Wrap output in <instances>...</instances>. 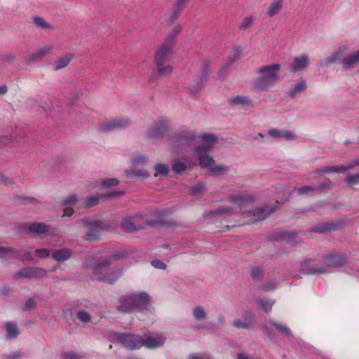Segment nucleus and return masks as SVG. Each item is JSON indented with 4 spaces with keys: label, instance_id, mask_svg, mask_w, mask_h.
Wrapping results in <instances>:
<instances>
[{
    "label": "nucleus",
    "instance_id": "1",
    "mask_svg": "<svg viewBox=\"0 0 359 359\" xmlns=\"http://www.w3.org/2000/svg\"><path fill=\"white\" fill-rule=\"evenodd\" d=\"M230 201L233 204V207L224 206L219 208L215 211L210 212L208 214V217H213L217 215H231L235 212H238V211L235 210L240 208V212L245 214L248 217H252L250 221L248 222V224H250L264 219L275 210L274 208H270L268 206H265L252 210L243 211L242 208L248 206L252 201L251 197L248 196L241 194L232 196H231Z\"/></svg>",
    "mask_w": 359,
    "mask_h": 359
},
{
    "label": "nucleus",
    "instance_id": "2",
    "mask_svg": "<svg viewBox=\"0 0 359 359\" xmlns=\"http://www.w3.org/2000/svg\"><path fill=\"white\" fill-rule=\"evenodd\" d=\"M180 30V27H176L165 41L156 51L154 55L155 69L161 76H168L172 72V67L169 65H166V62L175 43V38Z\"/></svg>",
    "mask_w": 359,
    "mask_h": 359
},
{
    "label": "nucleus",
    "instance_id": "3",
    "mask_svg": "<svg viewBox=\"0 0 359 359\" xmlns=\"http://www.w3.org/2000/svg\"><path fill=\"white\" fill-rule=\"evenodd\" d=\"M279 64L264 65L256 69L257 76L253 80V89L257 93L267 92L279 79Z\"/></svg>",
    "mask_w": 359,
    "mask_h": 359
},
{
    "label": "nucleus",
    "instance_id": "4",
    "mask_svg": "<svg viewBox=\"0 0 359 359\" xmlns=\"http://www.w3.org/2000/svg\"><path fill=\"white\" fill-rule=\"evenodd\" d=\"M121 271L108 261L97 264L94 269L95 278L109 284L114 283L121 276Z\"/></svg>",
    "mask_w": 359,
    "mask_h": 359
},
{
    "label": "nucleus",
    "instance_id": "5",
    "mask_svg": "<svg viewBox=\"0 0 359 359\" xmlns=\"http://www.w3.org/2000/svg\"><path fill=\"white\" fill-rule=\"evenodd\" d=\"M149 304V297L144 292L138 294H131L123 299L118 309L123 313L130 312L132 309L135 308L139 310L147 309Z\"/></svg>",
    "mask_w": 359,
    "mask_h": 359
},
{
    "label": "nucleus",
    "instance_id": "6",
    "mask_svg": "<svg viewBox=\"0 0 359 359\" xmlns=\"http://www.w3.org/2000/svg\"><path fill=\"white\" fill-rule=\"evenodd\" d=\"M121 225L125 232L135 233L144 229L147 225L155 226V223L148 221L146 217L138 214L134 217L124 218Z\"/></svg>",
    "mask_w": 359,
    "mask_h": 359
},
{
    "label": "nucleus",
    "instance_id": "7",
    "mask_svg": "<svg viewBox=\"0 0 359 359\" xmlns=\"http://www.w3.org/2000/svg\"><path fill=\"white\" fill-rule=\"evenodd\" d=\"M81 224L86 228L85 238L87 241H97L100 237V231L107 229V225L100 220L90 218H84L81 220Z\"/></svg>",
    "mask_w": 359,
    "mask_h": 359
},
{
    "label": "nucleus",
    "instance_id": "8",
    "mask_svg": "<svg viewBox=\"0 0 359 359\" xmlns=\"http://www.w3.org/2000/svg\"><path fill=\"white\" fill-rule=\"evenodd\" d=\"M116 339L125 347L130 349H140L143 346V337L139 334L118 333L116 335Z\"/></svg>",
    "mask_w": 359,
    "mask_h": 359
},
{
    "label": "nucleus",
    "instance_id": "9",
    "mask_svg": "<svg viewBox=\"0 0 359 359\" xmlns=\"http://www.w3.org/2000/svg\"><path fill=\"white\" fill-rule=\"evenodd\" d=\"M130 123V120L126 117L105 120L100 123L99 130L102 132H110L116 129H123L128 127Z\"/></svg>",
    "mask_w": 359,
    "mask_h": 359
},
{
    "label": "nucleus",
    "instance_id": "10",
    "mask_svg": "<svg viewBox=\"0 0 359 359\" xmlns=\"http://www.w3.org/2000/svg\"><path fill=\"white\" fill-rule=\"evenodd\" d=\"M196 141V137L191 131L183 130L175 136L173 144L175 147H187Z\"/></svg>",
    "mask_w": 359,
    "mask_h": 359
},
{
    "label": "nucleus",
    "instance_id": "11",
    "mask_svg": "<svg viewBox=\"0 0 359 359\" xmlns=\"http://www.w3.org/2000/svg\"><path fill=\"white\" fill-rule=\"evenodd\" d=\"M0 257L3 258L17 257L23 261H31L32 254L25 250H14L12 248L0 247Z\"/></svg>",
    "mask_w": 359,
    "mask_h": 359
},
{
    "label": "nucleus",
    "instance_id": "12",
    "mask_svg": "<svg viewBox=\"0 0 359 359\" xmlns=\"http://www.w3.org/2000/svg\"><path fill=\"white\" fill-rule=\"evenodd\" d=\"M357 165H359V158L355 159L353 161L348 163L344 165L325 166L320 169H316L314 171V172L319 175H322L324 173L342 172L351 170Z\"/></svg>",
    "mask_w": 359,
    "mask_h": 359
},
{
    "label": "nucleus",
    "instance_id": "13",
    "mask_svg": "<svg viewBox=\"0 0 359 359\" xmlns=\"http://www.w3.org/2000/svg\"><path fill=\"white\" fill-rule=\"evenodd\" d=\"M210 72V64L208 62L204 63L202 66V69L198 77V81H197L196 83L191 88V92L192 94L196 95L198 93V92L204 87L208 81Z\"/></svg>",
    "mask_w": 359,
    "mask_h": 359
},
{
    "label": "nucleus",
    "instance_id": "14",
    "mask_svg": "<svg viewBox=\"0 0 359 359\" xmlns=\"http://www.w3.org/2000/svg\"><path fill=\"white\" fill-rule=\"evenodd\" d=\"M199 137L203 143L196 148V154H206L217 141L216 136L208 133L202 134Z\"/></svg>",
    "mask_w": 359,
    "mask_h": 359
},
{
    "label": "nucleus",
    "instance_id": "15",
    "mask_svg": "<svg viewBox=\"0 0 359 359\" xmlns=\"http://www.w3.org/2000/svg\"><path fill=\"white\" fill-rule=\"evenodd\" d=\"M170 127L169 122L165 120H162L156 122L155 125L151 128L148 133L147 136L149 138L154 139L163 136L167 133Z\"/></svg>",
    "mask_w": 359,
    "mask_h": 359
},
{
    "label": "nucleus",
    "instance_id": "16",
    "mask_svg": "<svg viewBox=\"0 0 359 359\" xmlns=\"http://www.w3.org/2000/svg\"><path fill=\"white\" fill-rule=\"evenodd\" d=\"M18 275L27 278H41L46 276V271L39 267H25L22 269Z\"/></svg>",
    "mask_w": 359,
    "mask_h": 359
},
{
    "label": "nucleus",
    "instance_id": "17",
    "mask_svg": "<svg viewBox=\"0 0 359 359\" xmlns=\"http://www.w3.org/2000/svg\"><path fill=\"white\" fill-rule=\"evenodd\" d=\"M309 57L306 55H301L294 58L290 64V68L294 72H303L309 67Z\"/></svg>",
    "mask_w": 359,
    "mask_h": 359
},
{
    "label": "nucleus",
    "instance_id": "18",
    "mask_svg": "<svg viewBox=\"0 0 359 359\" xmlns=\"http://www.w3.org/2000/svg\"><path fill=\"white\" fill-rule=\"evenodd\" d=\"M53 50L52 46H46L44 48H41L38 51L32 53V54L27 55L25 57L24 60L27 64H32L38 60H41L46 55L49 54Z\"/></svg>",
    "mask_w": 359,
    "mask_h": 359
},
{
    "label": "nucleus",
    "instance_id": "19",
    "mask_svg": "<svg viewBox=\"0 0 359 359\" xmlns=\"http://www.w3.org/2000/svg\"><path fill=\"white\" fill-rule=\"evenodd\" d=\"M23 229L30 233L43 234L50 229V226L41 222H32L25 224Z\"/></svg>",
    "mask_w": 359,
    "mask_h": 359
},
{
    "label": "nucleus",
    "instance_id": "20",
    "mask_svg": "<svg viewBox=\"0 0 359 359\" xmlns=\"http://www.w3.org/2000/svg\"><path fill=\"white\" fill-rule=\"evenodd\" d=\"M240 55L241 50L238 48H236L232 50L231 56L229 57L228 62L219 71V77L224 78L229 74L231 64L233 63L235 60H238Z\"/></svg>",
    "mask_w": 359,
    "mask_h": 359
},
{
    "label": "nucleus",
    "instance_id": "21",
    "mask_svg": "<svg viewBox=\"0 0 359 359\" xmlns=\"http://www.w3.org/2000/svg\"><path fill=\"white\" fill-rule=\"evenodd\" d=\"M147 158L142 155H137L133 158V172L135 175L140 177L149 176V172L144 169L137 170V168L142 165H144Z\"/></svg>",
    "mask_w": 359,
    "mask_h": 359
},
{
    "label": "nucleus",
    "instance_id": "22",
    "mask_svg": "<svg viewBox=\"0 0 359 359\" xmlns=\"http://www.w3.org/2000/svg\"><path fill=\"white\" fill-rule=\"evenodd\" d=\"M324 263L328 267H340L346 264V258L342 255H330L324 258Z\"/></svg>",
    "mask_w": 359,
    "mask_h": 359
},
{
    "label": "nucleus",
    "instance_id": "23",
    "mask_svg": "<svg viewBox=\"0 0 359 359\" xmlns=\"http://www.w3.org/2000/svg\"><path fill=\"white\" fill-rule=\"evenodd\" d=\"M337 223H323L312 228L311 231L320 233H328L337 230Z\"/></svg>",
    "mask_w": 359,
    "mask_h": 359
},
{
    "label": "nucleus",
    "instance_id": "24",
    "mask_svg": "<svg viewBox=\"0 0 359 359\" xmlns=\"http://www.w3.org/2000/svg\"><path fill=\"white\" fill-rule=\"evenodd\" d=\"M77 201L76 195H72L69 198L63 201L62 205L66 206L63 210V215L65 217L71 216L74 213L73 206Z\"/></svg>",
    "mask_w": 359,
    "mask_h": 359
},
{
    "label": "nucleus",
    "instance_id": "25",
    "mask_svg": "<svg viewBox=\"0 0 359 359\" xmlns=\"http://www.w3.org/2000/svg\"><path fill=\"white\" fill-rule=\"evenodd\" d=\"M164 340L160 337L154 338L151 337H147L145 339L143 338V346H145L149 349H154L163 346Z\"/></svg>",
    "mask_w": 359,
    "mask_h": 359
},
{
    "label": "nucleus",
    "instance_id": "26",
    "mask_svg": "<svg viewBox=\"0 0 359 359\" xmlns=\"http://www.w3.org/2000/svg\"><path fill=\"white\" fill-rule=\"evenodd\" d=\"M72 251L69 249H60L54 251L52 257L57 262H63L69 259L72 256Z\"/></svg>",
    "mask_w": 359,
    "mask_h": 359
},
{
    "label": "nucleus",
    "instance_id": "27",
    "mask_svg": "<svg viewBox=\"0 0 359 359\" xmlns=\"http://www.w3.org/2000/svg\"><path fill=\"white\" fill-rule=\"evenodd\" d=\"M342 62L346 69H352L355 65L359 62V50L351 55L344 57Z\"/></svg>",
    "mask_w": 359,
    "mask_h": 359
},
{
    "label": "nucleus",
    "instance_id": "28",
    "mask_svg": "<svg viewBox=\"0 0 359 359\" xmlns=\"http://www.w3.org/2000/svg\"><path fill=\"white\" fill-rule=\"evenodd\" d=\"M253 316V313L251 312L247 313L245 315V321H242L240 319L234 320L233 322V325L238 328H249L252 324Z\"/></svg>",
    "mask_w": 359,
    "mask_h": 359
},
{
    "label": "nucleus",
    "instance_id": "29",
    "mask_svg": "<svg viewBox=\"0 0 359 359\" xmlns=\"http://www.w3.org/2000/svg\"><path fill=\"white\" fill-rule=\"evenodd\" d=\"M307 88L306 82L301 79L299 82L297 83L296 85L293 86L292 88H290L287 91V95L290 97H294L297 94L299 93L304 91Z\"/></svg>",
    "mask_w": 359,
    "mask_h": 359
},
{
    "label": "nucleus",
    "instance_id": "30",
    "mask_svg": "<svg viewBox=\"0 0 359 359\" xmlns=\"http://www.w3.org/2000/svg\"><path fill=\"white\" fill-rule=\"evenodd\" d=\"M229 102L232 106L245 105L248 106L250 100L248 97L244 95H238L229 99Z\"/></svg>",
    "mask_w": 359,
    "mask_h": 359
},
{
    "label": "nucleus",
    "instance_id": "31",
    "mask_svg": "<svg viewBox=\"0 0 359 359\" xmlns=\"http://www.w3.org/2000/svg\"><path fill=\"white\" fill-rule=\"evenodd\" d=\"M188 0H177L175 4V8L172 11V14L170 16V20L171 22H173L175 20H176L179 15L180 11L184 8L186 4L187 3Z\"/></svg>",
    "mask_w": 359,
    "mask_h": 359
},
{
    "label": "nucleus",
    "instance_id": "32",
    "mask_svg": "<svg viewBox=\"0 0 359 359\" xmlns=\"http://www.w3.org/2000/svg\"><path fill=\"white\" fill-rule=\"evenodd\" d=\"M198 156L199 165L203 168H210L214 163L213 158L206 154H197Z\"/></svg>",
    "mask_w": 359,
    "mask_h": 359
},
{
    "label": "nucleus",
    "instance_id": "33",
    "mask_svg": "<svg viewBox=\"0 0 359 359\" xmlns=\"http://www.w3.org/2000/svg\"><path fill=\"white\" fill-rule=\"evenodd\" d=\"M302 267L303 270L308 273L320 274L325 271V269L324 267H321L318 265L310 266L308 262H305L303 264Z\"/></svg>",
    "mask_w": 359,
    "mask_h": 359
},
{
    "label": "nucleus",
    "instance_id": "34",
    "mask_svg": "<svg viewBox=\"0 0 359 359\" xmlns=\"http://www.w3.org/2000/svg\"><path fill=\"white\" fill-rule=\"evenodd\" d=\"M282 8H283L282 0H276V1H273L269 8V11H268L269 16H270V17L274 16L275 15H276L277 13H279V11L281 10Z\"/></svg>",
    "mask_w": 359,
    "mask_h": 359
},
{
    "label": "nucleus",
    "instance_id": "35",
    "mask_svg": "<svg viewBox=\"0 0 359 359\" xmlns=\"http://www.w3.org/2000/svg\"><path fill=\"white\" fill-rule=\"evenodd\" d=\"M73 58L74 55L67 54L58 59L56 62L55 70L57 71L67 67Z\"/></svg>",
    "mask_w": 359,
    "mask_h": 359
},
{
    "label": "nucleus",
    "instance_id": "36",
    "mask_svg": "<svg viewBox=\"0 0 359 359\" xmlns=\"http://www.w3.org/2000/svg\"><path fill=\"white\" fill-rule=\"evenodd\" d=\"M33 22L34 23V25L42 29H53V27L48 24L43 18H41V17H34L33 18Z\"/></svg>",
    "mask_w": 359,
    "mask_h": 359
},
{
    "label": "nucleus",
    "instance_id": "37",
    "mask_svg": "<svg viewBox=\"0 0 359 359\" xmlns=\"http://www.w3.org/2000/svg\"><path fill=\"white\" fill-rule=\"evenodd\" d=\"M6 329L10 338H15L18 334V328L15 323L8 322L6 324Z\"/></svg>",
    "mask_w": 359,
    "mask_h": 359
},
{
    "label": "nucleus",
    "instance_id": "38",
    "mask_svg": "<svg viewBox=\"0 0 359 359\" xmlns=\"http://www.w3.org/2000/svg\"><path fill=\"white\" fill-rule=\"evenodd\" d=\"M255 302L262 306L266 312L271 311L274 304V302L271 299H264L259 298L256 299Z\"/></svg>",
    "mask_w": 359,
    "mask_h": 359
},
{
    "label": "nucleus",
    "instance_id": "39",
    "mask_svg": "<svg viewBox=\"0 0 359 359\" xmlns=\"http://www.w3.org/2000/svg\"><path fill=\"white\" fill-rule=\"evenodd\" d=\"M255 20V18L253 16H248V17L245 18L243 20L242 22L241 23V25L239 26V29L241 30L247 29L248 28L250 27L253 25Z\"/></svg>",
    "mask_w": 359,
    "mask_h": 359
},
{
    "label": "nucleus",
    "instance_id": "40",
    "mask_svg": "<svg viewBox=\"0 0 359 359\" xmlns=\"http://www.w3.org/2000/svg\"><path fill=\"white\" fill-rule=\"evenodd\" d=\"M193 315L198 320L204 319L206 316L203 308L201 306H197L193 309Z\"/></svg>",
    "mask_w": 359,
    "mask_h": 359
},
{
    "label": "nucleus",
    "instance_id": "41",
    "mask_svg": "<svg viewBox=\"0 0 359 359\" xmlns=\"http://www.w3.org/2000/svg\"><path fill=\"white\" fill-rule=\"evenodd\" d=\"M343 53L341 51H336L335 53H332L330 57L325 60L324 62L327 65L332 62H337L341 59Z\"/></svg>",
    "mask_w": 359,
    "mask_h": 359
},
{
    "label": "nucleus",
    "instance_id": "42",
    "mask_svg": "<svg viewBox=\"0 0 359 359\" xmlns=\"http://www.w3.org/2000/svg\"><path fill=\"white\" fill-rule=\"evenodd\" d=\"M100 202V197L92 196L84 199L83 204L86 208L93 207L96 205Z\"/></svg>",
    "mask_w": 359,
    "mask_h": 359
},
{
    "label": "nucleus",
    "instance_id": "43",
    "mask_svg": "<svg viewBox=\"0 0 359 359\" xmlns=\"http://www.w3.org/2000/svg\"><path fill=\"white\" fill-rule=\"evenodd\" d=\"M344 182L351 185L359 184V173L348 175L345 179Z\"/></svg>",
    "mask_w": 359,
    "mask_h": 359
},
{
    "label": "nucleus",
    "instance_id": "44",
    "mask_svg": "<svg viewBox=\"0 0 359 359\" xmlns=\"http://www.w3.org/2000/svg\"><path fill=\"white\" fill-rule=\"evenodd\" d=\"M271 323L272 324V325H273L278 331H280V332L286 334V335H290V330L288 327H287L286 326H284L276 321H271Z\"/></svg>",
    "mask_w": 359,
    "mask_h": 359
},
{
    "label": "nucleus",
    "instance_id": "45",
    "mask_svg": "<svg viewBox=\"0 0 359 359\" xmlns=\"http://www.w3.org/2000/svg\"><path fill=\"white\" fill-rule=\"evenodd\" d=\"M187 169V165L182 162L177 161L172 165V170L176 173H181Z\"/></svg>",
    "mask_w": 359,
    "mask_h": 359
},
{
    "label": "nucleus",
    "instance_id": "46",
    "mask_svg": "<svg viewBox=\"0 0 359 359\" xmlns=\"http://www.w3.org/2000/svg\"><path fill=\"white\" fill-rule=\"evenodd\" d=\"M263 271L259 267H255L252 269L251 277L254 280H259L262 278Z\"/></svg>",
    "mask_w": 359,
    "mask_h": 359
},
{
    "label": "nucleus",
    "instance_id": "47",
    "mask_svg": "<svg viewBox=\"0 0 359 359\" xmlns=\"http://www.w3.org/2000/svg\"><path fill=\"white\" fill-rule=\"evenodd\" d=\"M118 184L119 180L115 178L105 179L102 180V184L107 188L117 186Z\"/></svg>",
    "mask_w": 359,
    "mask_h": 359
},
{
    "label": "nucleus",
    "instance_id": "48",
    "mask_svg": "<svg viewBox=\"0 0 359 359\" xmlns=\"http://www.w3.org/2000/svg\"><path fill=\"white\" fill-rule=\"evenodd\" d=\"M294 190H296L299 195H303L313 191L315 190V187L304 186L299 188H295Z\"/></svg>",
    "mask_w": 359,
    "mask_h": 359
},
{
    "label": "nucleus",
    "instance_id": "49",
    "mask_svg": "<svg viewBox=\"0 0 359 359\" xmlns=\"http://www.w3.org/2000/svg\"><path fill=\"white\" fill-rule=\"evenodd\" d=\"M77 318L85 323L90 321V316L85 311H80L77 313Z\"/></svg>",
    "mask_w": 359,
    "mask_h": 359
},
{
    "label": "nucleus",
    "instance_id": "50",
    "mask_svg": "<svg viewBox=\"0 0 359 359\" xmlns=\"http://www.w3.org/2000/svg\"><path fill=\"white\" fill-rule=\"evenodd\" d=\"M210 170L216 174H220L228 170V168L225 165H219L210 168Z\"/></svg>",
    "mask_w": 359,
    "mask_h": 359
},
{
    "label": "nucleus",
    "instance_id": "51",
    "mask_svg": "<svg viewBox=\"0 0 359 359\" xmlns=\"http://www.w3.org/2000/svg\"><path fill=\"white\" fill-rule=\"evenodd\" d=\"M156 173H155V176H156L158 174H161L162 175H166L168 172V168L163 165V164H158L156 166Z\"/></svg>",
    "mask_w": 359,
    "mask_h": 359
},
{
    "label": "nucleus",
    "instance_id": "52",
    "mask_svg": "<svg viewBox=\"0 0 359 359\" xmlns=\"http://www.w3.org/2000/svg\"><path fill=\"white\" fill-rule=\"evenodd\" d=\"M50 251L46 248L36 250L35 254L40 258H46L50 255Z\"/></svg>",
    "mask_w": 359,
    "mask_h": 359
},
{
    "label": "nucleus",
    "instance_id": "53",
    "mask_svg": "<svg viewBox=\"0 0 359 359\" xmlns=\"http://www.w3.org/2000/svg\"><path fill=\"white\" fill-rule=\"evenodd\" d=\"M205 189V184L204 182L199 183L191 188V194L196 195Z\"/></svg>",
    "mask_w": 359,
    "mask_h": 359
},
{
    "label": "nucleus",
    "instance_id": "54",
    "mask_svg": "<svg viewBox=\"0 0 359 359\" xmlns=\"http://www.w3.org/2000/svg\"><path fill=\"white\" fill-rule=\"evenodd\" d=\"M276 286H277V283L276 282L271 281V282L267 283L264 284L263 286H262L261 290L262 292L271 291V290L276 289Z\"/></svg>",
    "mask_w": 359,
    "mask_h": 359
},
{
    "label": "nucleus",
    "instance_id": "55",
    "mask_svg": "<svg viewBox=\"0 0 359 359\" xmlns=\"http://www.w3.org/2000/svg\"><path fill=\"white\" fill-rule=\"evenodd\" d=\"M151 265L156 268V269H166V264L163 262L161 260H153L151 261Z\"/></svg>",
    "mask_w": 359,
    "mask_h": 359
},
{
    "label": "nucleus",
    "instance_id": "56",
    "mask_svg": "<svg viewBox=\"0 0 359 359\" xmlns=\"http://www.w3.org/2000/svg\"><path fill=\"white\" fill-rule=\"evenodd\" d=\"M269 135L275 138L282 137L283 130H278L276 128H272L269 130Z\"/></svg>",
    "mask_w": 359,
    "mask_h": 359
},
{
    "label": "nucleus",
    "instance_id": "57",
    "mask_svg": "<svg viewBox=\"0 0 359 359\" xmlns=\"http://www.w3.org/2000/svg\"><path fill=\"white\" fill-rule=\"evenodd\" d=\"M62 359H80V357L76 353L69 351L62 354Z\"/></svg>",
    "mask_w": 359,
    "mask_h": 359
},
{
    "label": "nucleus",
    "instance_id": "58",
    "mask_svg": "<svg viewBox=\"0 0 359 359\" xmlns=\"http://www.w3.org/2000/svg\"><path fill=\"white\" fill-rule=\"evenodd\" d=\"M36 302L34 299L31 298L25 302L24 309L25 311H30L34 308Z\"/></svg>",
    "mask_w": 359,
    "mask_h": 359
},
{
    "label": "nucleus",
    "instance_id": "59",
    "mask_svg": "<svg viewBox=\"0 0 359 359\" xmlns=\"http://www.w3.org/2000/svg\"><path fill=\"white\" fill-rule=\"evenodd\" d=\"M36 203V200L35 198H31V197H25V198H20V201H19V203H22V204H28V203L35 204Z\"/></svg>",
    "mask_w": 359,
    "mask_h": 359
},
{
    "label": "nucleus",
    "instance_id": "60",
    "mask_svg": "<svg viewBox=\"0 0 359 359\" xmlns=\"http://www.w3.org/2000/svg\"><path fill=\"white\" fill-rule=\"evenodd\" d=\"M296 136L294 133L289 131V130H283V135L282 137H285L287 140H292Z\"/></svg>",
    "mask_w": 359,
    "mask_h": 359
},
{
    "label": "nucleus",
    "instance_id": "61",
    "mask_svg": "<svg viewBox=\"0 0 359 359\" xmlns=\"http://www.w3.org/2000/svg\"><path fill=\"white\" fill-rule=\"evenodd\" d=\"M8 359H19L22 357V353L20 351L10 353L7 355Z\"/></svg>",
    "mask_w": 359,
    "mask_h": 359
},
{
    "label": "nucleus",
    "instance_id": "62",
    "mask_svg": "<svg viewBox=\"0 0 359 359\" xmlns=\"http://www.w3.org/2000/svg\"><path fill=\"white\" fill-rule=\"evenodd\" d=\"M0 184L8 185L12 184V181L0 173Z\"/></svg>",
    "mask_w": 359,
    "mask_h": 359
},
{
    "label": "nucleus",
    "instance_id": "63",
    "mask_svg": "<svg viewBox=\"0 0 359 359\" xmlns=\"http://www.w3.org/2000/svg\"><path fill=\"white\" fill-rule=\"evenodd\" d=\"M165 215H166V212L164 210L155 211L154 212V216L155 217L159 218V219L163 218V217L165 216Z\"/></svg>",
    "mask_w": 359,
    "mask_h": 359
},
{
    "label": "nucleus",
    "instance_id": "64",
    "mask_svg": "<svg viewBox=\"0 0 359 359\" xmlns=\"http://www.w3.org/2000/svg\"><path fill=\"white\" fill-rule=\"evenodd\" d=\"M188 359H212V358L210 355L205 354L201 357L196 356V355H190Z\"/></svg>",
    "mask_w": 359,
    "mask_h": 359
}]
</instances>
